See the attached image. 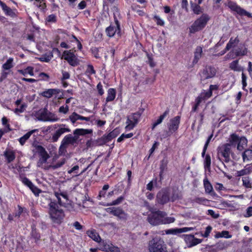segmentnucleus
Here are the masks:
<instances>
[{"instance_id": "obj_1", "label": "nucleus", "mask_w": 252, "mask_h": 252, "mask_svg": "<svg viewBox=\"0 0 252 252\" xmlns=\"http://www.w3.org/2000/svg\"><path fill=\"white\" fill-rule=\"evenodd\" d=\"M39 155V158L37 163V166L45 170H55L61 167L66 162L65 158H62L56 164H49L48 159L50 156L42 146L38 145L36 148Z\"/></svg>"}, {"instance_id": "obj_2", "label": "nucleus", "mask_w": 252, "mask_h": 252, "mask_svg": "<svg viewBox=\"0 0 252 252\" xmlns=\"http://www.w3.org/2000/svg\"><path fill=\"white\" fill-rule=\"evenodd\" d=\"M49 206V213L52 220L55 223H60L64 217L63 210L59 209L58 204L54 201H50Z\"/></svg>"}, {"instance_id": "obj_3", "label": "nucleus", "mask_w": 252, "mask_h": 252, "mask_svg": "<svg viewBox=\"0 0 252 252\" xmlns=\"http://www.w3.org/2000/svg\"><path fill=\"white\" fill-rule=\"evenodd\" d=\"M217 158L222 162L228 163L230 161V155H232V151L228 144H222L217 149Z\"/></svg>"}, {"instance_id": "obj_4", "label": "nucleus", "mask_w": 252, "mask_h": 252, "mask_svg": "<svg viewBox=\"0 0 252 252\" xmlns=\"http://www.w3.org/2000/svg\"><path fill=\"white\" fill-rule=\"evenodd\" d=\"M210 18L207 14H203L197 18L189 28L190 33H194L202 30L207 25Z\"/></svg>"}, {"instance_id": "obj_5", "label": "nucleus", "mask_w": 252, "mask_h": 252, "mask_svg": "<svg viewBox=\"0 0 252 252\" xmlns=\"http://www.w3.org/2000/svg\"><path fill=\"white\" fill-rule=\"evenodd\" d=\"M149 252H168L164 241L158 238H154L148 243Z\"/></svg>"}, {"instance_id": "obj_6", "label": "nucleus", "mask_w": 252, "mask_h": 252, "mask_svg": "<svg viewBox=\"0 0 252 252\" xmlns=\"http://www.w3.org/2000/svg\"><path fill=\"white\" fill-rule=\"evenodd\" d=\"M166 216V213L159 210L152 211L149 214L147 220L152 225L156 226L162 224V218Z\"/></svg>"}, {"instance_id": "obj_7", "label": "nucleus", "mask_w": 252, "mask_h": 252, "mask_svg": "<svg viewBox=\"0 0 252 252\" xmlns=\"http://www.w3.org/2000/svg\"><path fill=\"white\" fill-rule=\"evenodd\" d=\"M107 35L110 37H113L115 34L121 35L120 25L117 19L115 18L114 23L107 27L105 30Z\"/></svg>"}, {"instance_id": "obj_8", "label": "nucleus", "mask_w": 252, "mask_h": 252, "mask_svg": "<svg viewBox=\"0 0 252 252\" xmlns=\"http://www.w3.org/2000/svg\"><path fill=\"white\" fill-rule=\"evenodd\" d=\"M107 212L117 217L120 220H126L128 215L120 207H112L106 209Z\"/></svg>"}, {"instance_id": "obj_9", "label": "nucleus", "mask_w": 252, "mask_h": 252, "mask_svg": "<svg viewBox=\"0 0 252 252\" xmlns=\"http://www.w3.org/2000/svg\"><path fill=\"white\" fill-rule=\"evenodd\" d=\"M140 117V114L135 113L127 117L126 128L127 130H131L138 122V120Z\"/></svg>"}, {"instance_id": "obj_10", "label": "nucleus", "mask_w": 252, "mask_h": 252, "mask_svg": "<svg viewBox=\"0 0 252 252\" xmlns=\"http://www.w3.org/2000/svg\"><path fill=\"white\" fill-rule=\"evenodd\" d=\"M180 117L176 116L170 120L168 125L169 131L167 132L166 136H170L172 133L175 132L179 127L180 124Z\"/></svg>"}, {"instance_id": "obj_11", "label": "nucleus", "mask_w": 252, "mask_h": 252, "mask_svg": "<svg viewBox=\"0 0 252 252\" xmlns=\"http://www.w3.org/2000/svg\"><path fill=\"white\" fill-rule=\"evenodd\" d=\"M63 56L68 63L72 66H75L79 64V61L74 54L71 52L70 51H65L63 53Z\"/></svg>"}, {"instance_id": "obj_12", "label": "nucleus", "mask_w": 252, "mask_h": 252, "mask_svg": "<svg viewBox=\"0 0 252 252\" xmlns=\"http://www.w3.org/2000/svg\"><path fill=\"white\" fill-rule=\"evenodd\" d=\"M99 249L102 251L106 252H120L119 248L114 246L108 241H100Z\"/></svg>"}, {"instance_id": "obj_13", "label": "nucleus", "mask_w": 252, "mask_h": 252, "mask_svg": "<svg viewBox=\"0 0 252 252\" xmlns=\"http://www.w3.org/2000/svg\"><path fill=\"white\" fill-rule=\"evenodd\" d=\"M228 6L232 10L236 12L241 16H246L248 17H252V14L247 12L245 9L238 6L235 3L232 1H229L227 4Z\"/></svg>"}, {"instance_id": "obj_14", "label": "nucleus", "mask_w": 252, "mask_h": 252, "mask_svg": "<svg viewBox=\"0 0 252 252\" xmlns=\"http://www.w3.org/2000/svg\"><path fill=\"white\" fill-rule=\"evenodd\" d=\"M216 73V69L214 67L209 66L206 67L202 71L201 77L202 80L211 78L215 76Z\"/></svg>"}, {"instance_id": "obj_15", "label": "nucleus", "mask_w": 252, "mask_h": 252, "mask_svg": "<svg viewBox=\"0 0 252 252\" xmlns=\"http://www.w3.org/2000/svg\"><path fill=\"white\" fill-rule=\"evenodd\" d=\"M184 240L189 247H192L202 242V240L196 238L193 235H186Z\"/></svg>"}, {"instance_id": "obj_16", "label": "nucleus", "mask_w": 252, "mask_h": 252, "mask_svg": "<svg viewBox=\"0 0 252 252\" xmlns=\"http://www.w3.org/2000/svg\"><path fill=\"white\" fill-rule=\"evenodd\" d=\"M65 126H57V127H59V128L57 130L55 133H54L52 135V137L51 138V140L52 142H57L59 137L65 132H68L70 131V129L68 128L64 127Z\"/></svg>"}, {"instance_id": "obj_17", "label": "nucleus", "mask_w": 252, "mask_h": 252, "mask_svg": "<svg viewBox=\"0 0 252 252\" xmlns=\"http://www.w3.org/2000/svg\"><path fill=\"white\" fill-rule=\"evenodd\" d=\"M21 181L23 184L28 187L34 194L38 195L40 192L41 190L34 186L28 178H22Z\"/></svg>"}, {"instance_id": "obj_18", "label": "nucleus", "mask_w": 252, "mask_h": 252, "mask_svg": "<svg viewBox=\"0 0 252 252\" xmlns=\"http://www.w3.org/2000/svg\"><path fill=\"white\" fill-rule=\"evenodd\" d=\"M55 195L58 199V204L60 206H64L68 200L67 194L66 192H55Z\"/></svg>"}, {"instance_id": "obj_19", "label": "nucleus", "mask_w": 252, "mask_h": 252, "mask_svg": "<svg viewBox=\"0 0 252 252\" xmlns=\"http://www.w3.org/2000/svg\"><path fill=\"white\" fill-rule=\"evenodd\" d=\"M169 200L168 194L166 191L161 190L158 193L157 195V201L158 203L164 204L168 202Z\"/></svg>"}, {"instance_id": "obj_20", "label": "nucleus", "mask_w": 252, "mask_h": 252, "mask_svg": "<svg viewBox=\"0 0 252 252\" xmlns=\"http://www.w3.org/2000/svg\"><path fill=\"white\" fill-rule=\"evenodd\" d=\"M0 6L7 16H9L12 18L16 16L17 11L16 9H11L10 7H8L5 3L1 0H0Z\"/></svg>"}, {"instance_id": "obj_21", "label": "nucleus", "mask_w": 252, "mask_h": 252, "mask_svg": "<svg viewBox=\"0 0 252 252\" xmlns=\"http://www.w3.org/2000/svg\"><path fill=\"white\" fill-rule=\"evenodd\" d=\"M247 52L248 51L246 48H244L243 49L238 48L232 51V52H229L225 56L224 59L225 60L229 59L230 58L231 55L233 53H234L236 56H240L246 55L247 54Z\"/></svg>"}, {"instance_id": "obj_22", "label": "nucleus", "mask_w": 252, "mask_h": 252, "mask_svg": "<svg viewBox=\"0 0 252 252\" xmlns=\"http://www.w3.org/2000/svg\"><path fill=\"white\" fill-rule=\"evenodd\" d=\"M61 91L58 89H47L41 93V95L47 98H51L54 95L59 94Z\"/></svg>"}, {"instance_id": "obj_23", "label": "nucleus", "mask_w": 252, "mask_h": 252, "mask_svg": "<svg viewBox=\"0 0 252 252\" xmlns=\"http://www.w3.org/2000/svg\"><path fill=\"white\" fill-rule=\"evenodd\" d=\"M47 110L46 109H40L35 112L34 116L36 120L40 121L46 122Z\"/></svg>"}, {"instance_id": "obj_24", "label": "nucleus", "mask_w": 252, "mask_h": 252, "mask_svg": "<svg viewBox=\"0 0 252 252\" xmlns=\"http://www.w3.org/2000/svg\"><path fill=\"white\" fill-rule=\"evenodd\" d=\"M252 172V163L248 164L245 167L239 171H237L236 173V176L241 177L244 175H248Z\"/></svg>"}, {"instance_id": "obj_25", "label": "nucleus", "mask_w": 252, "mask_h": 252, "mask_svg": "<svg viewBox=\"0 0 252 252\" xmlns=\"http://www.w3.org/2000/svg\"><path fill=\"white\" fill-rule=\"evenodd\" d=\"M76 141L77 138L72 136L71 134H68L64 136L62 142L67 146L68 144L73 145Z\"/></svg>"}, {"instance_id": "obj_26", "label": "nucleus", "mask_w": 252, "mask_h": 252, "mask_svg": "<svg viewBox=\"0 0 252 252\" xmlns=\"http://www.w3.org/2000/svg\"><path fill=\"white\" fill-rule=\"evenodd\" d=\"M239 138L240 137L237 135L232 134L230 136V137L228 139V143H225V144L229 145L230 148H232V147H235Z\"/></svg>"}, {"instance_id": "obj_27", "label": "nucleus", "mask_w": 252, "mask_h": 252, "mask_svg": "<svg viewBox=\"0 0 252 252\" xmlns=\"http://www.w3.org/2000/svg\"><path fill=\"white\" fill-rule=\"evenodd\" d=\"M202 53V48L201 46H197L194 52V59L192 61L193 64H196L201 58Z\"/></svg>"}, {"instance_id": "obj_28", "label": "nucleus", "mask_w": 252, "mask_h": 252, "mask_svg": "<svg viewBox=\"0 0 252 252\" xmlns=\"http://www.w3.org/2000/svg\"><path fill=\"white\" fill-rule=\"evenodd\" d=\"M4 156L6 158L7 162L10 163L15 158V154L14 152L10 150H6L4 152Z\"/></svg>"}, {"instance_id": "obj_29", "label": "nucleus", "mask_w": 252, "mask_h": 252, "mask_svg": "<svg viewBox=\"0 0 252 252\" xmlns=\"http://www.w3.org/2000/svg\"><path fill=\"white\" fill-rule=\"evenodd\" d=\"M229 68L234 71L240 72L243 71V68L239 64L238 60L234 61L230 63Z\"/></svg>"}, {"instance_id": "obj_30", "label": "nucleus", "mask_w": 252, "mask_h": 252, "mask_svg": "<svg viewBox=\"0 0 252 252\" xmlns=\"http://www.w3.org/2000/svg\"><path fill=\"white\" fill-rule=\"evenodd\" d=\"M239 42V39L238 36L233 38L231 37L229 42L227 43L226 46V50H229L231 48L236 46Z\"/></svg>"}, {"instance_id": "obj_31", "label": "nucleus", "mask_w": 252, "mask_h": 252, "mask_svg": "<svg viewBox=\"0 0 252 252\" xmlns=\"http://www.w3.org/2000/svg\"><path fill=\"white\" fill-rule=\"evenodd\" d=\"M92 133L93 130L92 129L77 128L73 131V134L77 135H85Z\"/></svg>"}, {"instance_id": "obj_32", "label": "nucleus", "mask_w": 252, "mask_h": 252, "mask_svg": "<svg viewBox=\"0 0 252 252\" xmlns=\"http://www.w3.org/2000/svg\"><path fill=\"white\" fill-rule=\"evenodd\" d=\"M87 233L89 237L93 240L97 242H100L101 240L100 237L95 230H89Z\"/></svg>"}, {"instance_id": "obj_33", "label": "nucleus", "mask_w": 252, "mask_h": 252, "mask_svg": "<svg viewBox=\"0 0 252 252\" xmlns=\"http://www.w3.org/2000/svg\"><path fill=\"white\" fill-rule=\"evenodd\" d=\"M243 159L244 162L252 159V146L250 149L245 151L242 154Z\"/></svg>"}, {"instance_id": "obj_34", "label": "nucleus", "mask_w": 252, "mask_h": 252, "mask_svg": "<svg viewBox=\"0 0 252 252\" xmlns=\"http://www.w3.org/2000/svg\"><path fill=\"white\" fill-rule=\"evenodd\" d=\"M247 140L244 137H240L237 143V149L238 150L241 151L244 149L245 146L247 145Z\"/></svg>"}, {"instance_id": "obj_35", "label": "nucleus", "mask_w": 252, "mask_h": 252, "mask_svg": "<svg viewBox=\"0 0 252 252\" xmlns=\"http://www.w3.org/2000/svg\"><path fill=\"white\" fill-rule=\"evenodd\" d=\"M37 131V129H33V130L27 132L26 134H25L22 137L20 138V139L19 140L20 143L22 145H23L25 143L26 141L30 137L31 135Z\"/></svg>"}, {"instance_id": "obj_36", "label": "nucleus", "mask_w": 252, "mask_h": 252, "mask_svg": "<svg viewBox=\"0 0 252 252\" xmlns=\"http://www.w3.org/2000/svg\"><path fill=\"white\" fill-rule=\"evenodd\" d=\"M116 97V91L113 88H110L108 90L107 96L106 98V102L113 101Z\"/></svg>"}, {"instance_id": "obj_37", "label": "nucleus", "mask_w": 252, "mask_h": 252, "mask_svg": "<svg viewBox=\"0 0 252 252\" xmlns=\"http://www.w3.org/2000/svg\"><path fill=\"white\" fill-rule=\"evenodd\" d=\"M169 110H166L162 115H160L157 121L154 123L153 125L152 129H154L156 126H157L158 125L161 124L163 120V119L165 118V117L168 114Z\"/></svg>"}, {"instance_id": "obj_38", "label": "nucleus", "mask_w": 252, "mask_h": 252, "mask_svg": "<svg viewBox=\"0 0 252 252\" xmlns=\"http://www.w3.org/2000/svg\"><path fill=\"white\" fill-rule=\"evenodd\" d=\"M59 120V118L55 114L47 110L46 122H55Z\"/></svg>"}, {"instance_id": "obj_39", "label": "nucleus", "mask_w": 252, "mask_h": 252, "mask_svg": "<svg viewBox=\"0 0 252 252\" xmlns=\"http://www.w3.org/2000/svg\"><path fill=\"white\" fill-rule=\"evenodd\" d=\"M18 71L24 76H25L27 74H29L32 76L34 75L33 68L31 66H28L24 70H18Z\"/></svg>"}, {"instance_id": "obj_40", "label": "nucleus", "mask_w": 252, "mask_h": 252, "mask_svg": "<svg viewBox=\"0 0 252 252\" xmlns=\"http://www.w3.org/2000/svg\"><path fill=\"white\" fill-rule=\"evenodd\" d=\"M203 184L206 192L208 193H211L213 190V187L207 178H206L204 179Z\"/></svg>"}, {"instance_id": "obj_41", "label": "nucleus", "mask_w": 252, "mask_h": 252, "mask_svg": "<svg viewBox=\"0 0 252 252\" xmlns=\"http://www.w3.org/2000/svg\"><path fill=\"white\" fill-rule=\"evenodd\" d=\"M13 59L12 58H9L7 61L4 63L2 66V68L4 70H9L10 68H12L13 66Z\"/></svg>"}, {"instance_id": "obj_42", "label": "nucleus", "mask_w": 252, "mask_h": 252, "mask_svg": "<svg viewBox=\"0 0 252 252\" xmlns=\"http://www.w3.org/2000/svg\"><path fill=\"white\" fill-rule=\"evenodd\" d=\"M191 8L193 11L194 13L197 15H198L202 13V10L201 7L199 6L200 4H196L194 3L191 2Z\"/></svg>"}, {"instance_id": "obj_43", "label": "nucleus", "mask_w": 252, "mask_h": 252, "mask_svg": "<svg viewBox=\"0 0 252 252\" xmlns=\"http://www.w3.org/2000/svg\"><path fill=\"white\" fill-rule=\"evenodd\" d=\"M167 164H168V160L167 159V158H164L163 159H162L161 161H160V175H161L162 174H163V173L164 172V171H165V170H166V168H167Z\"/></svg>"}, {"instance_id": "obj_44", "label": "nucleus", "mask_w": 252, "mask_h": 252, "mask_svg": "<svg viewBox=\"0 0 252 252\" xmlns=\"http://www.w3.org/2000/svg\"><path fill=\"white\" fill-rule=\"evenodd\" d=\"M34 5L40 8L41 10H44L46 7L45 0H34Z\"/></svg>"}, {"instance_id": "obj_45", "label": "nucleus", "mask_w": 252, "mask_h": 252, "mask_svg": "<svg viewBox=\"0 0 252 252\" xmlns=\"http://www.w3.org/2000/svg\"><path fill=\"white\" fill-rule=\"evenodd\" d=\"M69 119L71 123L74 124L77 120H81V115L78 114L76 112H73L69 116Z\"/></svg>"}, {"instance_id": "obj_46", "label": "nucleus", "mask_w": 252, "mask_h": 252, "mask_svg": "<svg viewBox=\"0 0 252 252\" xmlns=\"http://www.w3.org/2000/svg\"><path fill=\"white\" fill-rule=\"evenodd\" d=\"M108 142H109V141L107 139L106 136H103V137L95 140L96 146L103 145L106 144Z\"/></svg>"}, {"instance_id": "obj_47", "label": "nucleus", "mask_w": 252, "mask_h": 252, "mask_svg": "<svg viewBox=\"0 0 252 252\" xmlns=\"http://www.w3.org/2000/svg\"><path fill=\"white\" fill-rule=\"evenodd\" d=\"M199 95L204 100H205L211 97L212 93L211 91L203 90Z\"/></svg>"}, {"instance_id": "obj_48", "label": "nucleus", "mask_w": 252, "mask_h": 252, "mask_svg": "<svg viewBox=\"0 0 252 252\" xmlns=\"http://www.w3.org/2000/svg\"><path fill=\"white\" fill-rule=\"evenodd\" d=\"M119 133V130L117 129H115L112 131L110 132L106 136L109 141L111 140L113 138L116 137Z\"/></svg>"}, {"instance_id": "obj_49", "label": "nucleus", "mask_w": 252, "mask_h": 252, "mask_svg": "<svg viewBox=\"0 0 252 252\" xmlns=\"http://www.w3.org/2000/svg\"><path fill=\"white\" fill-rule=\"evenodd\" d=\"M216 248H213L214 246H209L208 247L210 248L211 249L209 250V252H217L219 250H222L223 248V245H221L220 244H217L215 246Z\"/></svg>"}, {"instance_id": "obj_50", "label": "nucleus", "mask_w": 252, "mask_h": 252, "mask_svg": "<svg viewBox=\"0 0 252 252\" xmlns=\"http://www.w3.org/2000/svg\"><path fill=\"white\" fill-rule=\"evenodd\" d=\"M211 163V157L210 155H207L205 157V160H204V168H210Z\"/></svg>"}, {"instance_id": "obj_51", "label": "nucleus", "mask_w": 252, "mask_h": 252, "mask_svg": "<svg viewBox=\"0 0 252 252\" xmlns=\"http://www.w3.org/2000/svg\"><path fill=\"white\" fill-rule=\"evenodd\" d=\"M95 73V71L94 70L93 66L91 64L88 65L87 69L86 70V74L88 76H90L92 74H94Z\"/></svg>"}, {"instance_id": "obj_52", "label": "nucleus", "mask_w": 252, "mask_h": 252, "mask_svg": "<svg viewBox=\"0 0 252 252\" xmlns=\"http://www.w3.org/2000/svg\"><path fill=\"white\" fill-rule=\"evenodd\" d=\"M133 135L132 133H129L128 134H122L117 139L118 142L123 141L126 138H129L131 137Z\"/></svg>"}, {"instance_id": "obj_53", "label": "nucleus", "mask_w": 252, "mask_h": 252, "mask_svg": "<svg viewBox=\"0 0 252 252\" xmlns=\"http://www.w3.org/2000/svg\"><path fill=\"white\" fill-rule=\"evenodd\" d=\"M175 219L173 217H165L162 218V224H169L174 222Z\"/></svg>"}, {"instance_id": "obj_54", "label": "nucleus", "mask_w": 252, "mask_h": 252, "mask_svg": "<svg viewBox=\"0 0 252 252\" xmlns=\"http://www.w3.org/2000/svg\"><path fill=\"white\" fill-rule=\"evenodd\" d=\"M27 107V105L25 103L22 104L20 108H17L15 109L14 110V112L16 114H19L20 113L24 112L26 108Z\"/></svg>"}, {"instance_id": "obj_55", "label": "nucleus", "mask_w": 252, "mask_h": 252, "mask_svg": "<svg viewBox=\"0 0 252 252\" xmlns=\"http://www.w3.org/2000/svg\"><path fill=\"white\" fill-rule=\"evenodd\" d=\"M193 230V227H183V228H176L175 229V231L177 233H183V232H188V231H191Z\"/></svg>"}, {"instance_id": "obj_56", "label": "nucleus", "mask_w": 252, "mask_h": 252, "mask_svg": "<svg viewBox=\"0 0 252 252\" xmlns=\"http://www.w3.org/2000/svg\"><path fill=\"white\" fill-rule=\"evenodd\" d=\"M243 184L246 188H251V183L250 178L248 177H243L242 179Z\"/></svg>"}, {"instance_id": "obj_57", "label": "nucleus", "mask_w": 252, "mask_h": 252, "mask_svg": "<svg viewBox=\"0 0 252 252\" xmlns=\"http://www.w3.org/2000/svg\"><path fill=\"white\" fill-rule=\"evenodd\" d=\"M181 197V195L180 193L177 191H174L172 193V195L170 198V200L171 201L173 202L177 199H180Z\"/></svg>"}, {"instance_id": "obj_58", "label": "nucleus", "mask_w": 252, "mask_h": 252, "mask_svg": "<svg viewBox=\"0 0 252 252\" xmlns=\"http://www.w3.org/2000/svg\"><path fill=\"white\" fill-rule=\"evenodd\" d=\"M69 111V107L67 105H66L65 106H62L60 107L59 109V112L61 113H63L64 114H66Z\"/></svg>"}, {"instance_id": "obj_59", "label": "nucleus", "mask_w": 252, "mask_h": 252, "mask_svg": "<svg viewBox=\"0 0 252 252\" xmlns=\"http://www.w3.org/2000/svg\"><path fill=\"white\" fill-rule=\"evenodd\" d=\"M247 77L246 75L243 72L242 73V85H243V89L244 90H245V88L247 86Z\"/></svg>"}, {"instance_id": "obj_60", "label": "nucleus", "mask_w": 252, "mask_h": 252, "mask_svg": "<svg viewBox=\"0 0 252 252\" xmlns=\"http://www.w3.org/2000/svg\"><path fill=\"white\" fill-rule=\"evenodd\" d=\"M124 199V197L122 196L119 197L117 199L112 201L110 204L111 205H116L120 204Z\"/></svg>"}, {"instance_id": "obj_61", "label": "nucleus", "mask_w": 252, "mask_h": 252, "mask_svg": "<svg viewBox=\"0 0 252 252\" xmlns=\"http://www.w3.org/2000/svg\"><path fill=\"white\" fill-rule=\"evenodd\" d=\"M212 229V227L211 226H208L205 229V232L204 234H202V236L205 238H207L209 236L210 233L211 232Z\"/></svg>"}, {"instance_id": "obj_62", "label": "nucleus", "mask_w": 252, "mask_h": 252, "mask_svg": "<svg viewBox=\"0 0 252 252\" xmlns=\"http://www.w3.org/2000/svg\"><path fill=\"white\" fill-rule=\"evenodd\" d=\"M67 146H66L65 145L63 144V143L62 142L61 145L59 148V153L60 155H63L66 152V148Z\"/></svg>"}, {"instance_id": "obj_63", "label": "nucleus", "mask_w": 252, "mask_h": 252, "mask_svg": "<svg viewBox=\"0 0 252 252\" xmlns=\"http://www.w3.org/2000/svg\"><path fill=\"white\" fill-rule=\"evenodd\" d=\"M207 214L212 216L214 219H218L219 217V214L216 213L213 210H208Z\"/></svg>"}, {"instance_id": "obj_64", "label": "nucleus", "mask_w": 252, "mask_h": 252, "mask_svg": "<svg viewBox=\"0 0 252 252\" xmlns=\"http://www.w3.org/2000/svg\"><path fill=\"white\" fill-rule=\"evenodd\" d=\"M46 21L48 22L54 23L56 21V16L54 14H51L47 17Z\"/></svg>"}]
</instances>
